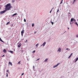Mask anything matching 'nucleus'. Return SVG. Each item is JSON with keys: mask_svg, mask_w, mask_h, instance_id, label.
Listing matches in <instances>:
<instances>
[{"mask_svg": "<svg viewBox=\"0 0 78 78\" xmlns=\"http://www.w3.org/2000/svg\"><path fill=\"white\" fill-rule=\"evenodd\" d=\"M5 6V9H6L7 11L11 10V8H12V6H11V4L10 3L7 4Z\"/></svg>", "mask_w": 78, "mask_h": 78, "instance_id": "f257e3e1", "label": "nucleus"}, {"mask_svg": "<svg viewBox=\"0 0 78 78\" xmlns=\"http://www.w3.org/2000/svg\"><path fill=\"white\" fill-rule=\"evenodd\" d=\"M8 11L7 10L5 9V10H3V11H2L0 12V14H1V15H2L3 14H4L5 12H6V11Z\"/></svg>", "mask_w": 78, "mask_h": 78, "instance_id": "f03ea898", "label": "nucleus"}, {"mask_svg": "<svg viewBox=\"0 0 78 78\" xmlns=\"http://www.w3.org/2000/svg\"><path fill=\"white\" fill-rule=\"evenodd\" d=\"M24 31H25V30H24L23 29L21 32V36L22 37H23V33H24Z\"/></svg>", "mask_w": 78, "mask_h": 78, "instance_id": "7ed1b4c3", "label": "nucleus"}, {"mask_svg": "<svg viewBox=\"0 0 78 78\" xmlns=\"http://www.w3.org/2000/svg\"><path fill=\"white\" fill-rule=\"evenodd\" d=\"M60 63H58L57 65H56L54 66H53V68H55V67H58V66L59 65V64H60Z\"/></svg>", "mask_w": 78, "mask_h": 78, "instance_id": "20e7f679", "label": "nucleus"}, {"mask_svg": "<svg viewBox=\"0 0 78 78\" xmlns=\"http://www.w3.org/2000/svg\"><path fill=\"white\" fill-rule=\"evenodd\" d=\"M45 44H46V42L45 41H44L42 44V45H43V46H44Z\"/></svg>", "mask_w": 78, "mask_h": 78, "instance_id": "39448f33", "label": "nucleus"}, {"mask_svg": "<svg viewBox=\"0 0 78 78\" xmlns=\"http://www.w3.org/2000/svg\"><path fill=\"white\" fill-rule=\"evenodd\" d=\"M8 52H10V53H12V54H13V51H9L8 50Z\"/></svg>", "mask_w": 78, "mask_h": 78, "instance_id": "423d86ee", "label": "nucleus"}, {"mask_svg": "<svg viewBox=\"0 0 78 78\" xmlns=\"http://www.w3.org/2000/svg\"><path fill=\"white\" fill-rule=\"evenodd\" d=\"M17 13H16L13 14L12 16V17H14V16H16V15H17Z\"/></svg>", "mask_w": 78, "mask_h": 78, "instance_id": "0eeeda50", "label": "nucleus"}, {"mask_svg": "<svg viewBox=\"0 0 78 78\" xmlns=\"http://www.w3.org/2000/svg\"><path fill=\"white\" fill-rule=\"evenodd\" d=\"M61 49L60 48H59L58 50L57 51H59V52H61Z\"/></svg>", "mask_w": 78, "mask_h": 78, "instance_id": "6e6552de", "label": "nucleus"}, {"mask_svg": "<svg viewBox=\"0 0 78 78\" xmlns=\"http://www.w3.org/2000/svg\"><path fill=\"white\" fill-rule=\"evenodd\" d=\"M21 45H22V44L21 43H20V44L18 45V47H21Z\"/></svg>", "mask_w": 78, "mask_h": 78, "instance_id": "1a4fd4ad", "label": "nucleus"}, {"mask_svg": "<svg viewBox=\"0 0 78 78\" xmlns=\"http://www.w3.org/2000/svg\"><path fill=\"white\" fill-rule=\"evenodd\" d=\"M0 41H1V42H3V43H5V42L3 41L2 40L1 38H0Z\"/></svg>", "mask_w": 78, "mask_h": 78, "instance_id": "9d476101", "label": "nucleus"}, {"mask_svg": "<svg viewBox=\"0 0 78 78\" xmlns=\"http://www.w3.org/2000/svg\"><path fill=\"white\" fill-rule=\"evenodd\" d=\"M6 50L5 49H4L3 51V52H4V53H6Z\"/></svg>", "mask_w": 78, "mask_h": 78, "instance_id": "9b49d317", "label": "nucleus"}, {"mask_svg": "<svg viewBox=\"0 0 78 78\" xmlns=\"http://www.w3.org/2000/svg\"><path fill=\"white\" fill-rule=\"evenodd\" d=\"M73 18H72L71 20V22H72L73 21Z\"/></svg>", "mask_w": 78, "mask_h": 78, "instance_id": "f8f14e48", "label": "nucleus"}, {"mask_svg": "<svg viewBox=\"0 0 78 78\" xmlns=\"http://www.w3.org/2000/svg\"><path fill=\"white\" fill-rule=\"evenodd\" d=\"M48 61V58H46L44 61V62H47Z\"/></svg>", "mask_w": 78, "mask_h": 78, "instance_id": "ddd939ff", "label": "nucleus"}, {"mask_svg": "<svg viewBox=\"0 0 78 78\" xmlns=\"http://www.w3.org/2000/svg\"><path fill=\"white\" fill-rule=\"evenodd\" d=\"M58 12H59V9H58L57 11V12H56V14H57V15H58Z\"/></svg>", "mask_w": 78, "mask_h": 78, "instance_id": "4468645a", "label": "nucleus"}, {"mask_svg": "<svg viewBox=\"0 0 78 78\" xmlns=\"http://www.w3.org/2000/svg\"><path fill=\"white\" fill-rule=\"evenodd\" d=\"M10 23V21H9V22H7V23L6 24V25H8V24H9Z\"/></svg>", "mask_w": 78, "mask_h": 78, "instance_id": "2eb2a0df", "label": "nucleus"}, {"mask_svg": "<svg viewBox=\"0 0 78 78\" xmlns=\"http://www.w3.org/2000/svg\"><path fill=\"white\" fill-rule=\"evenodd\" d=\"M9 64H10L11 66H12V63L10 62H9Z\"/></svg>", "mask_w": 78, "mask_h": 78, "instance_id": "dca6fc26", "label": "nucleus"}, {"mask_svg": "<svg viewBox=\"0 0 78 78\" xmlns=\"http://www.w3.org/2000/svg\"><path fill=\"white\" fill-rule=\"evenodd\" d=\"M78 57H77L76 59V61H75V62H76V61H78Z\"/></svg>", "mask_w": 78, "mask_h": 78, "instance_id": "f3484780", "label": "nucleus"}, {"mask_svg": "<svg viewBox=\"0 0 78 78\" xmlns=\"http://www.w3.org/2000/svg\"><path fill=\"white\" fill-rule=\"evenodd\" d=\"M62 1H63V0H62V1L60 3V5H61V4H62Z\"/></svg>", "mask_w": 78, "mask_h": 78, "instance_id": "a211bd4d", "label": "nucleus"}, {"mask_svg": "<svg viewBox=\"0 0 78 78\" xmlns=\"http://www.w3.org/2000/svg\"><path fill=\"white\" fill-rule=\"evenodd\" d=\"M15 0H13L12 1V3H14V2H15Z\"/></svg>", "mask_w": 78, "mask_h": 78, "instance_id": "6ab92c4d", "label": "nucleus"}, {"mask_svg": "<svg viewBox=\"0 0 78 78\" xmlns=\"http://www.w3.org/2000/svg\"><path fill=\"white\" fill-rule=\"evenodd\" d=\"M75 2H76V0H74L73 2V4L75 3Z\"/></svg>", "mask_w": 78, "mask_h": 78, "instance_id": "aec40b11", "label": "nucleus"}, {"mask_svg": "<svg viewBox=\"0 0 78 78\" xmlns=\"http://www.w3.org/2000/svg\"><path fill=\"white\" fill-rule=\"evenodd\" d=\"M36 51L34 50V51H33V52H32V53H34Z\"/></svg>", "mask_w": 78, "mask_h": 78, "instance_id": "412c9836", "label": "nucleus"}, {"mask_svg": "<svg viewBox=\"0 0 78 78\" xmlns=\"http://www.w3.org/2000/svg\"><path fill=\"white\" fill-rule=\"evenodd\" d=\"M51 23L52 25H53V24H54V23H53V22H52V21L51 22Z\"/></svg>", "mask_w": 78, "mask_h": 78, "instance_id": "4be33fe9", "label": "nucleus"}, {"mask_svg": "<svg viewBox=\"0 0 78 78\" xmlns=\"http://www.w3.org/2000/svg\"><path fill=\"white\" fill-rule=\"evenodd\" d=\"M76 37H78V34H76Z\"/></svg>", "mask_w": 78, "mask_h": 78, "instance_id": "5701e85b", "label": "nucleus"}, {"mask_svg": "<svg viewBox=\"0 0 78 78\" xmlns=\"http://www.w3.org/2000/svg\"><path fill=\"white\" fill-rule=\"evenodd\" d=\"M24 21L25 22H26V20L25 19H24Z\"/></svg>", "mask_w": 78, "mask_h": 78, "instance_id": "b1692460", "label": "nucleus"}, {"mask_svg": "<svg viewBox=\"0 0 78 78\" xmlns=\"http://www.w3.org/2000/svg\"><path fill=\"white\" fill-rule=\"evenodd\" d=\"M32 27H34V23H33L32 25Z\"/></svg>", "mask_w": 78, "mask_h": 78, "instance_id": "393cba45", "label": "nucleus"}, {"mask_svg": "<svg viewBox=\"0 0 78 78\" xmlns=\"http://www.w3.org/2000/svg\"><path fill=\"white\" fill-rule=\"evenodd\" d=\"M39 45V44H36V47H37V45Z\"/></svg>", "mask_w": 78, "mask_h": 78, "instance_id": "a878e982", "label": "nucleus"}, {"mask_svg": "<svg viewBox=\"0 0 78 78\" xmlns=\"http://www.w3.org/2000/svg\"><path fill=\"white\" fill-rule=\"evenodd\" d=\"M70 57H71V55H70L69 56V57H68V59H69V58H70Z\"/></svg>", "mask_w": 78, "mask_h": 78, "instance_id": "bb28decb", "label": "nucleus"}, {"mask_svg": "<svg viewBox=\"0 0 78 78\" xmlns=\"http://www.w3.org/2000/svg\"><path fill=\"white\" fill-rule=\"evenodd\" d=\"M33 70H34V66H33Z\"/></svg>", "mask_w": 78, "mask_h": 78, "instance_id": "cd10ccee", "label": "nucleus"}, {"mask_svg": "<svg viewBox=\"0 0 78 78\" xmlns=\"http://www.w3.org/2000/svg\"><path fill=\"white\" fill-rule=\"evenodd\" d=\"M52 11V9H51V11L50 12V13H51V12Z\"/></svg>", "mask_w": 78, "mask_h": 78, "instance_id": "c85d7f7f", "label": "nucleus"}, {"mask_svg": "<svg viewBox=\"0 0 78 78\" xmlns=\"http://www.w3.org/2000/svg\"><path fill=\"white\" fill-rule=\"evenodd\" d=\"M23 51H24L23 50H22L21 51V52H22V53H23Z\"/></svg>", "mask_w": 78, "mask_h": 78, "instance_id": "c756f323", "label": "nucleus"}, {"mask_svg": "<svg viewBox=\"0 0 78 78\" xmlns=\"http://www.w3.org/2000/svg\"><path fill=\"white\" fill-rule=\"evenodd\" d=\"M11 26V27H12V26H13V24H12L10 25Z\"/></svg>", "mask_w": 78, "mask_h": 78, "instance_id": "7c9ffc66", "label": "nucleus"}, {"mask_svg": "<svg viewBox=\"0 0 78 78\" xmlns=\"http://www.w3.org/2000/svg\"><path fill=\"white\" fill-rule=\"evenodd\" d=\"M6 76L7 77H8V73H6Z\"/></svg>", "mask_w": 78, "mask_h": 78, "instance_id": "2f4dec72", "label": "nucleus"}, {"mask_svg": "<svg viewBox=\"0 0 78 78\" xmlns=\"http://www.w3.org/2000/svg\"><path fill=\"white\" fill-rule=\"evenodd\" d=\"M73 20L74 22H76V20H75V19L73 18Z\"/></svg>", "mask_w": 78, "mask_h": 78, "instance_id": "473e14b6", "label": "nucleus"}, {"mask_svg": "<svg viewBox=\"0 0 78 78\" xmlns=\"http://www.w3.org/2000/svg\"><path fill=\"white\" fill-rule=\"evenodd\" d=\"M72 55H73V53H71V54L70 55V56H71Z\"/></svg>", "mask_w": 78, "mask_h": 78, "instance_id": "72a5a7b5", "label": "nucleus"}, {"mask_svg": "<svg viewBox=\"0 0 78 78\" xmlns=\"http://www.w3.org/2000/svg\"><path fill=\"white\" fill-rule=\"evenodd\" d=\"M75 24H76V25H77V24H78V23H77V22H76Z\"/></svg>", "mask_w": 78, "mask_h": 78, "instance_id": "f704fd0d", "label": "nucleus"}, {"mask_svg": "<svg viewBox=\"0 0 78 78\" xmlns=\"http://www.w3.org/2000/svg\"><path fill=\"white\" fill-rule=\"evenodd\" d=\"M24 36H25L24 37H27V35H25Z\"/></svg>", "mask_w": 78, "mask_h": 78, "instance_id": "c9c22d12", "label": "nucleus"}, {"mask_svg": "<svg viewBox=\"0 0 78 78\" xmlns=\"http://www.w3.org/2000/svg\"><path fill=\"white\" fill-rule=\"evenodd\" d=\"M27 42H28V41L27 40H26V41H25V43H27Z\"/></svg>", "mask_w": 78, "mask_h": 78, "instance_id": "e433bc0d", "label": "nucleus"}, {"mask_svg": "<svg viewBox=\"0 0 78 78\" xmlns=\"http://www.w3.org/2000/svg\"><path fill=\"white\" fill-rule=\"evenodd\" d=\"M9 72V70H6V72Z\"/></svg>", "mask_w": 78, "mask_h": 78, "instance_id": "4c0bfd02", "label": "nucleus"}, {"mask_svg": "<svg viewBox=\"0 0 78 78\" xmlns=\"http://www.w3.org/2000/svg\"><path fill=\"white\" fill-rule=\"evenodd\" d=\"M20 61L18 63V64H20Z\"/></svg>", "mask_w": 78, "mask_h": 78, "instance_id": "58836bf2", "label": "nucleus"}, {"mask_svg": "<svg viewBox=\"0 0 78 78\" xmlns=\"http://www.w3.org/2000/svg\"><path fill=\"white\" fill-rule=\"evenodd\" d=\"M24 74V73H22V75H21V76H23Z\"/></svg>", "mask_w": 78, "mask_h": 78, "instance_id": "ea45409f", "label": "nucleus"}, {"mask_svg": "<svg viewBox=\"0 0 78 78\" xmlns=\"http://www.w3.org/2000/svg\"><path fill=\"white\" fill-rule=\"evenodd\" d=\"M3 56H5V55H3L2 56V57H3Z\"/></svg>", "mask_w": 78, "mask_h": 78, "instance_id": "a19ab883", "label": "nucleus"}, {"mask_svg": "<svg viewBox=\"0 0 78 78\" xmlns=\"http://www.w3.org/2000/svg\"><path fill=\"white\" fill-rule=\"evenodd\" d=\"M36 31H35L34 32V34H36Z\"/></svg>", "mask_w": 78, "mask_h": 78, "instance_id": "79ce46f5", "label": "nucleus"}, {"mask_svg": "<svg viewBox=\"0 0 78 78\" xmlns=\"http://www.w3.org/2000/svg\"><path fill=\"white\" fill-rule=\"evenodd\" d=\"M39 58H38L36 61H38V60H39Z\"/></svg>", "mask_w": 78, "mask_h": 78, "instance_id": "37998d69", "label": "nucleus"}, {"mask_svg": "<svg viewBox=\"0 0 78 78\" xmlns=\"http://www.w3.org/2000/svg\"><path fill=\"white\" fill-rule=\"evenodd\" d=\"M69 14H71V13H70V12H69Z\"/></svg>", "mask_w": 78, "mask_h": 78, "instance_id": "c03bdc74", "label": "nucleus"}, {"mask_svg": "<svg viewBox=\"0 0 78 78\" xmlns=\"http://www.w3.org/2000/svg\"><path fill=\"white\" fill-rule=\"evenodd\" d=\"M70 25H71L72 24V23H71V22H70Z\"/></svg>", "mask_w": 78, "mask_h": 78, "instance_id": "a18cd8bd", "label": "nucleus"}, {"mask_svg": "<svg viewBox=\"0 0 78 78\" xmlns=\"http://www.w3.org/2000/svg\"><path fill=\"white\" fill-rule=\"evenodd\" d=\"M27 60L29 61V59H28V58H27Z\"/></svg>", "mask_w": 78, "mask_h": 78, "instance_id": "49530a36", "label": "nucleus"}, {"mask_svg": "<svg viewBox=\"0 0 78 78\" xmlns=\"http://www.w3.org/2000/svg\"><path fill=\"white\" fill-rule=\"evenodd\" d=\"M60 78H62V76H61L60 77Z\"/></svg>", "mask_w": 78, "mask_h": 78, "instance_id": "de8ad7c7", "label": "nucleus"}, {"mask_svg": "<svg viewBox=\"0 0 78 78\" xmlns=\"http://www.w3.org/2000/svg\"><path fill=\"white\" fill-rule=\"evenodd\" d=\"M66 50H69V48H66Z\"/></svg>", "mask_w": 78, "mask_h": 78, "instance_id": "09e8293b", "label": "nucleus"}, {"mask_svg": "<svg viewBox=\"0 0 78 78\" xmlns=\"http://www.w3.org/2000/svg\"><path fill=\"white\" fill-rule=\"evenodd\" d=\"M66 4L67 5H68V3L66 2Z\"/></svg>", "mask_w": 78, "mask_h": 78, "instance_id": "8fccbe9b", "label": "nucleus"}, {"mask_svg": "<svg viewBox=\"0 0 78 78\" xmlns=\"http://www.w3.org/2000/svg\"><path fill=\"white\" fill-rule=\"evenodd\" d=\"M54 9V7H53V8H52V9Z\"/></svg>", "mask_w": 78, "mask_h": 78, "instance_id": "3c124183", "label": "nucleus"}, {"mask_svg": "<svg viewBox=\"0 0 78 78\" xmlns=\"http://www.w3.org/2000/svg\"><path fill=\"white\" fill-rule=\"evenodd\" d=\"M68 30H69V28L68 27Z\"/></svg>", "mask_w": 78, "mask_h": 78, "instance_id": "603ef678", "label": "nucleus"}, {"mask_svg": "<svg viewBox=\"0 0 78 78\" xmlns=\"http://www.w3.org/2000/svg\"><path fill=\"white\" fill-rule=\"evenodd\" d=\"M42 45H41V46H42Z\"/></svg>", "mask_w": 78, "mask_h": 78, "instance_id": "864d4df0", "label": "nucleus"}, {"mask_svg": "<svg viewBox=\"0 0 78 78\" xmlns=\"http://www.w3.org/2000/svg\"><path fill=\"white\" fill-rule=\"evenodd\" d=\"M72 23L73 24V23Z\"/></svg>", "mask_w": 78, "mask_h": 78, "instance_id": "5fc2aeb1", "label": "nucleus"}, {"mask_svg": "<svg viewBox=\"0 0 78 78\" xmlns=\"http://www.w3.org/2000/svg\"><path fill=\"white\" fill-rule=\"evenodd\" d=\"M66 31H65V33H66Z\"/></svg>", "mask_w": 78, "mask_h": 78, "instance_id": "6e6d98bb", "label": "nucleus"}, {"mask_svg": "<svg viewBox=\"0 0 78 78\" xmlns=\"http://www.w3.org/2000/svg\"><path fill=\"white\" fill-rule=\"evenodd\" d=\"M77 21H78V19H77Z\"/></svg>", "mask_w": 78, "mask_h": 78, "instance_id": "4d7b16f0", "label": "nucleus"}, {"mask_svg": "<svg viewBox=\"0 0 78 78\" xmlns=\"http://www.w3.org/2000/svg\"><path fill=\"white\" fill-rule=\"evenodd\" d=\"M0 9H1V7H0Z\"/></svg>", "mask_w": 78, "mask_h": 78, "instance_id": "13d9d810", "label": "nucleus"}, {"mask_svg": "<svg viewBox=\"0 0 78 78\" xmlns=\"http://www.w3.org/2000/svg\"><path fill=\"white\" fill-rule=\"evenodd\" d=\"M18 44H19V43H18Z\"/></svg>", "mask_w": 78, "mask_h": 78, "instance_id": "bf43d9fd", "label": "nucleus"}, {"mask_svg": "<svg viewBox=\"0 0 78 78\" xmlns=\"http://www.w3.org/2000/svg\"><path fill=\"white\" fill-rule=\"evenodd\" d=\"M22 40H23V39H22Z\"/></svg>", "mask_w": 78, "mask_h": 78, "instance_id": "052dcab7", "label": "nucleus"}, {"mask_svg": "<svg viewBox=\"0 0 78 78\" xmlns=\"http://www.w3.org/2000/svg\"><path fill=\"white\" fill-rule=\"evenodd\" d=\"M1 0H0V1H1Z\"/></svg>", "mask_w": 78, "mask_h": 78, "instance_id": "680f3d73", "label": "nucleus"}, {"mask_svg": "<svg viewBox=\"0 0 78 78\" xmlns=\"http://www.w3.org/2000/svg\"><path fill=\"white\" fill-rule=\"evenodd\" d=\"M22 78V77H21V78Z\"/></svg>", "mask_w": 78, "mask_h": 78, "instance_id": "e2e57ef3", "label": "nucleus"}]
</instances>
